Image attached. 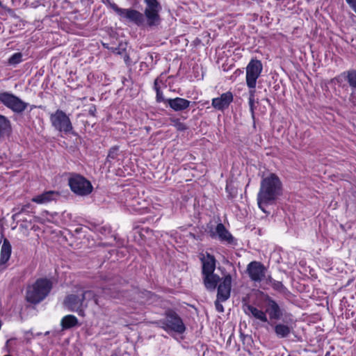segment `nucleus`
<instances>
[{
	"label": "nucleus",
	"instance_id": "f257e3e1",
	"mask_svg": "<svg viewBox=\"0 0 356 356\" xmlns=\"http://www.w3.org/2000/svg\"><path fill=\"white\" fill-rule=\"evenodd\" d=\"M146 5L144 13L133 8H125L120 18L139 27L158 26L161 22V5L157 0H144Z\"/></svg>",
	"mask_w": 356,
	"mask_h": 356
},
{
	"label": "nucleus",
	"instance_id": "f03ea898",
	"mask_svg": "<svg viewBox=\"0 0 356 356\" xmlns=\"http://www.w3.org/2000/svg\"><path fill=\"white\" fill-rule=\"evenodd\" d=\"M282 194V183L277 175L271 173L263 178L257 197L259 209L267 213L266 207L274 204Z\"/></svg>",
	"mask_w": 356,
	"mask_h": 356
},
{
	"label": "nucleus",
	"instance_id": "7ed1b4c3",
	"mask_svg": "<svg viewBox=\"0 0 356 356\" xmlns=\"http://www.w3.org/2000/svg\"><path fill=\"white\" fill-rule=\"evenodd\" d=\"M53 286L51 280L39 278L31 285H29L26 290V300L32 304H38L42 301L50 293Z\"/></svg>",
	"mask_w": 356,
	"mask_h": 356
},
{
	"label": "nucleus",
	"instance_id": "20e7f679",
	"mask_svg": "<svg viewBox=\"0 0 356 356\" xmlns=\"http://www.w3.org/2000/svg\"><path fill=\"white\" fill-rule=\"evenodd\" d=\"M154 323L167 332H173L183 334L186 331V326L182 319L177 312L172 309L167 310L165 312L164 318Z\"/></svg>",
	"mask_w": 356,
	"mask_h": 356
},
{
	"label": "nucleus",
	"instance_id": "39448f33",
	"mask_svg": "<svg viewBox=\"0 0 356 356\" xmlns=\"http://www.w3.org/2000/svg\"><path fill=\"white\" fill-rule=\"evenodd\" d=\"M51 126L58 131L68 134L72 133L73 126L67 114L62 110L57 109L50 114Z\"/></svg>",
	"mask_w": 356,
	"mask_h": 356
},
{
	"label": "nucleus",
	"instance_id": "423d86ee",
	"mask_svg": "<svg viewBox=\"0 0 356 356\" xmlns=\"http://www.w3.org/2000/svg\"><path fill=\"white\" fill-rule=\"evenodd\" d=\"M69 186L73 193L81 196L90 194L93 189L91 182L79 174L71 175Z\"/></svg>",
	"mask_w": 356,
	"mask_h": 356
},
{
	"label": "nucleus",
	"instance_id": "0eeeda50",
	"mask_svg": "<svg viewBox=\"0 0 356 356\" xmlns=\"http://www.w3.org/2000/svg\"><path fill=\"white\" fill-rule=\"evenodd\" d=\"M263 70L261 60L252 59L246 67V82L250 88H254L257 79L260 76Z\"/></svg>",
	"mask_w": 356,
	"mask_h": 356
},
{
	"label": "nucleus",
	"instance_id": "6e6552de",
	"mask_svg": "<svg viewBox=\"0 0 356 356\" xmlns=\"http://www.w3.org/2000/svg\"><path fill=\"white\" fill-rule=\"evenodd\" d=\"M63 305L70 312L78 313L79 316H84V309L87 307L81 295L70 294L65 297Z\"/></svg>",
	"mask_w": 356,
	"mask_h": 356
},
{
	"label": "nucleus",
	"instance_id": "1a4fd4ad",
	"mask_svg": "<svg viewBox=\"0 0 356 356\" xmlns=\"http://www.w3.org/2000/svg\"><path fill=\"white\" fill-rule=\"evenodd\" d=\"M266 268L260 261H253L247 266L246 272L254 282H261L266 277Z\"/></svg>",
	"mask_w": 356,
	"mask_h": 356
},
{
	"label": "nucleus",
	"instance_id": "9d476101",
	"mask_svg": "<svg viewBox=\"0 0 356 356\" xmlns=\"http://www.w3.org/2000/svg\"><path fill=\"white\" fill-rule=\"evenodd\" d=\"M264 307L266 314L268 315L270 321H278L282 317L283 310L278 303L268 295L264 298Z\"/></svg>",
	"mask_w": 356,
	"mask_h": 356
},
{
	"label": "nucleus",
	"instance_id": "9b49d317",
	"mask_svg": "<svg viewBox=\"0 0 356 356\" xmlns=\"http://www.w3.org/2000/svg\"><path fill=\"white\" fill-rule=\"evenodd\" d=\"M0 101L15 112L19 113L26 109V104L21 99L8 92L0 94Z\"/></svg>",
	"mask_w": 356,
	"mask_h": 356
},
{
	"label": "nucleus",
	"instance_id": "f8f14e48",
	"mask_svg": "<svg viewBox=\"0 0 356 356\" xmlns=\"http://www.w3.org/2000/svg\"><path fill=\"white\" fill-rule=\"evenodd\" d=\"M232 278L230 274H224L222 281L218 286L217 297L221 301L229 299L231 293Z\"/></svg>",
	"mask_w": 356,
	"mask_h": 356
},
{
	"label": "nucleus",
	"instance_id": "ddd939ff",
	"mask_svg": "<svg viewBox=\"0 0 356 356\" xmlns=\"http://www.w3.org/2000/svg\"><path fill=\"white\" fill-rule=\"evenodd\" d=\"M211 236L215 238L216 236L218 238L223 242H226L229 245H235L236 239L231 234V233L225 228L222 223H218L216 225L215 232L211 231Z\"/></svg>",
	"mask_w": 356,
	"mask_h": 356
},
{
	"label": "nucleus",
	"instance_id": "4468645a",
	"mask_svg": "<svg viewBox=\"0 0 356 356\" xmlns=\"http://www.w3.org/2000/svg\"><path fill=\"white\" fill-rule=\"evenodd\" d=\"M293 320L289 318L283 323H276L274 326V332L278 338H286L293 332Z\"/></svg>",
	"mask_w": 356,
	"mask_h": 356
},
{
	"label": "nucleus",
	"instance_id": "2eb2a0df",
	"mask_svg": "<svg viewBox=\"0 0 356 356\" xmlns=\"http://www.w3.org/2000/svg\"><path fill=\"white\" fill-rule=\"evenodd\" d=\"M233 101V95L230 91L225 92L219 97L212 99V106L218 110L223 111L228 108L231 102Z\"/></svg>",
	"mask_w": 356,
	"mask_h": 356
},
{
	"label": "nucleus",
	"instance_id": "dca6fc26",
	"mask_svg": "<svg viewBox=\"0 0 356 356\" xmlns=\"http://www.w3.org/2000/svg\"><path fill=\"white\" fill-rule=\"evenodd\" d=\"M60 196L58 191H47L42 194L35 195L32 198V202L37 204H47L52 201H56Z\"/></svg>",
	"mask_w": 356,
	"mask_h": 356
},
{
	"label": "nucleus",
	"instance_id": "f3484780",
	"mask_svg": "<svg viewBox=\"0 0 356 356\" xmlns=\"http://www.w3.org/2000/svg\"><path fill=\"white\" fill-rule=\"evenodd\" d=\"M244 312L248 316H252L255 318L261 321L263 323L268 322V318L266 314V312L257 309V307L250 305H243Z\"/></svg>",
	"mask_w": 356,
	"mask_h": 356
},
{
	"label": "nucleus",
	"instance_id": "a211bd4d",
	"mask_svg": "<svg viewBox=\"0 0 356 356\" xmlns=\"http://www.w3.org/2000/svg\"><path fill=\"white\" fill-rule=\"evenodd\" d=\"M202 263V275L212 274L216 268V259L214 256L207 253L206 257L201 258Z\"/></svg>",
	"mask_w": 356,
	"mask_h": 356
},
{
	"label": "nucleus",
	"instance_id": "6ab92c4d",
	"mask_svg": "<svg viewBox=\"0 0 356 356\" xmlns=\"http://www.w3.org/2000/svg\"><path fill=\"white\" fill-rule=\"evenodd\" d=\"M103 293L108 296L114 298H120L124 296V289H122V284H109L103 289Z\"/></svg>",
	"mask_w": 356,
	"mask_h": 356
},
{
	"label": "nucleus",
	"instance_id": "aec40b11",
	"mask_svg": "<svg viewBox=\"0 0 356 356\" xmlns=\"http://www.w3.org/2000/svg\"><path fill=\"white\" fill-rule=\"evenodd\" d=\"M167 102L168 103L170 108H172L175 111H183L187 108L190 104L189 101L180 97L167 99Z\"/></svg>",
	"mask_w": 356,
	"mask_h": 356
},
{
	"label": "nucleus",
	"instance_id": "412c9836",
	"mask_svg": "<svg viewBox=\"0 0 356 356\" xmlns=\"http://www.w3.org/2000/svg\"><path fill=\"white\" fill-rule=\"evenodd\" d=\"M173 79L170 76H166V74H161L159 77L154 80V89H163L168 87H172Z\"/></svg>",
	"mask_w": 356,
	"mask_h": 356
},
{
	"label": "nucleus",
	"instance_id": "4be33fe9",
	"mask_svg": "<svg viewBox=\"0 0 356 356\" xmlns=\"http://www.w3.org/2000/svg\"><path fill=\"white\" fill-rule=\"evenodd\" d=\"M203 275V281L205 287L209 291H214L220 281V277L214 273Z\"/></svg>",
	"mask_w": 356,
	"mask_h": 356
},
{
	"label": "nucleus",
	"instance_id": "5701e85b",
	"mask_svg": "<svg viewBox=\"0 0 356 356\" xmlns=\"http://www.w3.org/2000/svg\"><path fill=\"white\" fill-rule=\"evenodd\" d=\"M11 251L12 247L10 241L7 238H4L1 249L0 265L6 264L10 259Z\"/></svg>",
	"mask_w": 356,
	"mask_h": 356
},
{
	"label": "nucleus",
	"instance_id": "b1692460",
	"mask_svg": "<svg viewBox=\"0 0 356 356\" xmlns=\"http://www.w3.org/2000/svg\"><path fill=\"white\" fill-rule=\"evenodd\" d=\"M11 129L10 120L4 115H0V136H8Z\"/></svg>",
	"mask_w": 356,
	"mask_h": 356
},
{
	"label": "nucleus",
	"instance_id": "393cba45",
	"mask_svg": "<svg viewBox=\"0 0 356 356\" xmlns=\"http://www.w3.org/2000/svg\"><path fill=\"white\" fill-rule=\"evenodd\" d=\"M78 324V319L74 315L65 316L60 322V325L63 330L70 329L76 326Z\"/></svg>",
	"mask_w": 356,
	"mask_h": 356
},
{
	"label": "nucleus",
	"instance_id": "a878e982",
	"mask_svg": "<svg viewBox=\"0 0 356 356\" xmlns=\"http://www.w3.org/2000/svg\"><path fill=\"white\" fill-rule=\"evenodd\" d=\"M347 71L341 73L339 75L331 80L334 87L344 88L348 83Z\"/></svg>",
	"mask_w": 356,
	"mask_h": 356
},
{
	"label": "nucleus",
	"instance_id": "bb28decb",
	"mask_svg": "<svg viewBox=\"0 0 356 356\" xmlns=\"http://www.w3.org/2000/svg\"><path fill=\"white\" fill-rule=\"evenodd\" d=\"M80 295L85 304L90 300H94L96 305H99L96 293L92 290L81 291Z\"/></svg>",
	"mask_w": 356,
	"mask_h": 356
},
{
	"label": "nucleus",
	"instance_id": "cd10ccee",
	"mask_svg": "<svg viewBox=\"0 0 356 356\" xmlns=\"http://www.w3.org/2000/svg\"><path fill=\"white\" fill-rule=\"evenodd\" d=\"M268 282L275 291L282 293L286 290V287L284 286L282 282L277 281L273 279L270 276L268 277Z\"/></svg>",
	"mask_w": 356,
	"mask_h": 356
},
{
	"label": "nucleus",
	"instance_id": "c85d7f7f",
	"mask_svg": "<svg viewBox=\"0 0 356 356\" xmlns=\"http://www.w3.org/2000/svg\"><path fill=\"white\" fill-rule=\"evenodd\" d=\"M348 83L353 89H356V69L347 71Z\"/></svg>",
	"mask_w": 356,
	"mask_h": 356
},
{
	"label": "nucleus",
	"instance_id": "c756f323",
	"mask_svg": "<svg viewBox=\"0 0 356 356\" xmlns=\"http://www.w3.org/2000/svg\"><path fill=\"white\" fill-rule=\"evenodd\" d=\"M22 62V54L21 52L15 53L13 54L8 60V64L10 65H16Z\"/></svg>",
	"mask_w": 356,
	"mask_h": 356
},
{
	"label": "nucleus",
	"instance_id": "7c9ffc66",
	"mask_svg": "<svg viewBox=\"0 0 356 356\" xmlns=\"http://www.w3.org/2000/svg\"><path fill=\"white\" fill-rule=\"evenodd\" d=\"M125 46V44L120 43L118 47H113L109 48V49L116 54H122L126 50Z\"/></svg>",
	"mask_w": 356,
	"mask_h": 356
},
{
	"label": "nucleus",
	"instance_id": "2f4dec72",
	"mask_svg": "<svg viewBox=\"0 0 356 356\" xmlns=\"http://www.w3.org/2000/svg\"><path fill=\"white\" fill-rule=\"evenodd\" d=\"M111 8L120 16L122 15V13L125 8H121L118 6L115 3H111Z\"/></svg>",
	"mask_w": 356,
	"mask_h": 356
},
{
	"label": "nucleus",
	"instance_id": "473e14b6",
	"mask_svg": "<svg viewBox=\"0 0 356 356\" xmlns=\"http://www.w3.org/2000/svg\"><path fill=\"white\" fill-rule=\"evenodd\" d=\"M27 208H29V205H25L23 207H22L20 209H14V211H15V213L13 216V219L14 220L17 219L19 217V214L21 213L24 212V211H26V209Z\"/></svg>",
	"mask_w": 356,
	"mask_h": 356
},
{
	"label": "nucleus",
	"instance_id": "72a5a7b5",
	"mask_svg": "<svg viewBox=\"0 0 356 356\" xmlns=\"http://www.w3.org/2000/svg\"><path fill=\"white\" fill-rule=\"evenodd\" d=\"M118 148L117 147H113L110 149L108 157L111 159H115L118 155Z\"/></svg>",
	"mask_w": 356,
	"mask_h": 356
},
{
	"label": "nucleus",
	"instance_id": "f704fd0d",
	"mask_svg": "<svg viewBox=\"0 0 356 356\" xmlns=\"http://www.w3.org/2000/svg\"><path fill=\"white\" fill-rule=\"evenodd\" d=\"M221 302H222L221 300H219L218 298H217L216 300L215 301V307H216V310L218 312H224V307H223L222 305L221 304Z\"/></svg>",
	"mask_w": 356,
	"mask_h": 356
},
{
	"label": "nucleus",
	"instance_id": "c9c22d12",
	"mask_svg": "<svg viewBox=\"0 0 356 356\" xmlns=\"http://www.w3.org/2000/svg\"><path fill=\"white\" fill-rule=\"evenodd\" d=\"M156 101L158 102H167V99L164 98V96L161 90H156Z\"/></svg>",
	"mask_w": 356,
	"mask_h": 356
},
{
	"label": "nucleus",
	"instance_id": "e433bc0d",
	"mask_svg": "<svg viewBox=\"0 0 356 356\" xmlns=\"http://www.w3.org/2000/svg\"><path fill=\"white\" fill-rule=\"evenodd\" d=\"M348 6L352 8L353 10L356 13V0H346Z\"/></svg>",
	"mask_w": 356,
	"mask_h": 356
},
{
	"label": "nucleus",
	"instance_id": "4c0bfd02",
	"mask_svg": "<svg viewBox=\"0 0 356 356\" xmlns=\"http://www.w3.org/2000/svg\"><path fill=\"white\" fill-rule=\"evenodd\" d=\"M175 127L179 131H184L187 129L186 124L181 122H179L177 124H176Z\"/></svg>",
	"mask_w": 356,
	"mask_h": 356
},
{
	"label": "nucleus",
	"instance_id": "58836bf2",
	"mask_svg": "<svg viewBox=\"0 0 356 356\" xmlns=\"http://www.w3.org/2000/svg\"><path fill=\"white\" fill-rule=\"evenodd\" d=\"M96 113V108L95 106H91L88 109V113L92 115L95 116Z\"/></svg>",
	"mask_w": 356,
	"mask_h": 356
},
{
	"label": "nucleus",
	"instance_id": "ea45409f",
	"mask_svg": "<svg viewBox=\"0 0 356 356\" xmlns=\"http://www.w3.org/2000/svg\"><path fill=\"white\" fill-rule=\"evenodd\" d=\"M249 104H250V110L253 113V104H254L253 94L250 95V97L249 98Z\"/></svg>",
	"mask_w": 356,
	"mask_h": 356
},
{
	"label": "nucleus",
	"instance_id": "a19ab883",
	"mask_svg": "<svg viewBox=\"0 0 356 356\" xmlns=\"http://www.w3.org/2000/svg\"><path fill=\"white\" fill-rule=\"evenodd\" d=\"M124 60L127 65H130V57L129 55L126 54L124 57Z\"/></svg>",
	"mask_w": 356,
	"mask_h": 356
},
{
	"label": "nucleus",
	"instance_id": "79ce46f5",
	"mask_svg": "<svg viewBox=\"0 0 356 356\" xmlns=\"http://www.w3.org/2000/svg\"><path fill=\"white\" fill-rule=\"evenodd\" d=\"M170 122H172V124L175 127V124L180 122L179 119L178 118H170Z\"/></svg>",
	"mask_w": 356,
	"mask_h": 356
}]
</instances>
